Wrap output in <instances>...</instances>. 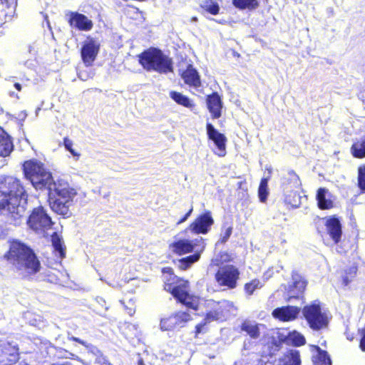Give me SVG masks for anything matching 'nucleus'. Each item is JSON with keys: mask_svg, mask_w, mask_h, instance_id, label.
<instances>
[{"mask_svg": "<svg viewBox=\"0 0 365 365\" xmlns=\"http://www.w3.org/2000/svg\"><path fill=\"white\" fill-rule=\"evenodd\" d=\"M301 182L298 175L293 171H289L282 178V187L283 192H289L290 190L298 189Z\"/></svg>", "mask_w": 365, "mask_h": 365, "instance_id": "obj_20", "label": "nucleus"}, {"mask_svg": "<svg viewBox=\"0 0 365 365\" xmlns=\"http://www.w3.org/2000/svg\"><path fill=\"white\" fill-rule=\"evenodd\" d=\"M301 309L296 306H284L276 308L272 312V316L282 322H290L296 319Z\"/></svg>", "mask_w": 365, "mask_h": 365, "instance_id": "obj_16", "label": "nucleus"}, {"mask_svg": "<svg viewBox=\"0 0 365 365\" xmlns=\"http://www.w3.org/2000/svg\"><path fill=\"white\" fill-rule=\"evenodd\" d=\"M327 230L334 244L339 242L341 235V224L339 218L333 216L327 219L325 223Z\"/></svg>", "mask_w": 365, "mask_h": 365, "instance_id": "obj_17", "label": "nucleus"}, {"mask_svg": "<svg viewBox=\"0 0 365 365\" xmlns=\"http://www.w3.org/2000/svg\"><path fill=\"white\" fill-rule=\"evenodd\" d=\"M301 360L299 353L297 351H290L285 356L286 365H300Z\"/></svg>", "mask_w": 365, "mask_h": 365, "instance_id": "obj_38", "label": "nucleus"}, {"mask_svg": "<svg viewBox=\"0 0 365 365\" xmlns=\"http://www.w3.org/2000/svg\"><path fill=\"white\" fill-rule=\"evenodd\" d=\"M232 232V227L231 226H228L227 227H225L222 231L220 235V239L218 242L225 243L230 238V235Z\"/></svg>", "mask_w": 365, "mask_h": 365, "instance_id": "obj_43", "label": "nucleus"}, {"mask_svg": "<svg viewBox=\"0 0 365 365\" xmlns=\"http://www.w3.org/2000/svg\"><path fill=\"white\" fill-rule=\"evenodd\" d=\"M51 242L56 255L61 259L65 257V247L61 237L56 233L53 232L51 235Z\"/></svg>", "mask_w": 365, "mask_h": 365, "instance_id": "obj_25", "label": "nucleus"}, {"mask_svg": "<svg viewBox=\"0 0 365 365\" xmlns=\"http://www.w3.org/2000/svg\"><path fill=\"white\" fill-rule=\"evenodd\" d=\"M302 314L309 327L314 331H319L327 327L329 318L327 314L322 311L319 304L314 302L305 306Z\"/></svg>", "mask_w": 365, "mask_h": 365, "instance_id": "obj_5", "label": "nucleus"}, {"mask_svg": "<svg viewBox=\"0 0 365 365\" xmlns=\"http://www.w3.org/2000/svg\"><path fill=\"white\" fill-rule=\"evenodd\" d=\"M14 150L11 136L0 127V156L7 157Z\"/></svg>", "mask_w": 365, "mask_h": 365, "instance_id": "obj_21", "label": "nucleus"}, {"mask_svg": "<svg viewBox=\"0 0 365 365\" xmlns=\"http://www.w3.org/2000/svg\"><path fill=\"white\" fill-rule=\"evenodd\" d=\"M233 4L239 9H253L257 7L258 2L257 0H233Z\"/></svg>", "mask_w": 365, "mask_h": 365, "instance_id": "obj_34", "label": "nucleus"}, {"mask_svg": "<svg viewBox=\"0 0 365 365\" xmlns=\"http://www.w3.org/2000/svg\"><path fill=\"white\" fill-rule=\"evenodd\" d=\"M99 47V44L93 39L84 43L81 48V54L82 60L86 66L92 65L98 53Z\"/></svg>", "mask_w": 365, "mask_h": 365, "instance_id": "obj_15", "label": "nucleus"}, {"mask_svg": "<svg viewBox=\"0 0 365 365\" xmlns=\"http://www.w3.org/2000/svg\"><path fill=\"white\" fill-rule=\"evenodd\" d=\"M200 250H197L195 252L188 257L179 259L177 262V266L182 270H185L191 267V265L199 260L201 252L205 248V245H200Z\"/></svg>", "mask_w": 365, "mask_h": 365, "instance_id": "obj_24", "label": "nucleus"}, {"mask_svg": "<svg viewBox=\"0 0 365 365\" xmlns=\"http://www.w3.org/2000/svg\"><path fill=\"white\" fill-rule=\"evenodd\" d=\"M284 202L292 208H298L302 202V197L297 193V191L290 190L289 192L284 193Z\"/></svg>", "mask_w": 365, "mask_h": 365, "instance_id": "obj_27", "label": "nucleus"}, {"mask_svg": "<svg viewBox=\"0 0 365 365\" xmlns=\"http://www.w3.org/2000/svg\"><path fill=\"white\" fill-rule=\"evenodd\" d=\"M63 144L65 148L76 158V160H78L81 154L73 149V141L68 138H65L63 139Z\"/></svg>", "mask_w": 365, "mask_h": 365, "instance_id": "obj_41", "label": "nucleus"}, {"mask_svg": "<svg viewBox=\"0 0 365 365\" xmlns=\"http://www.w3.org/2000/svg\"><path fill=\"white\" fill-rule=\"evenodd\" d=\"M210 322H208L206 320V318L204 319V322L200 323L197 325H196V334H199L202 331V329L205 325H206L207 323H210Z\"/></svg>", "mask_w": 365, "mask_h": 365, "instance_id": "obj_46", "label": "nucleus"}, {"mask_svg": "<svg viewBox=\"0 0 365 365\" xmlns=\"http://www.w3.org/2000/svg\"><path fill=\"white\" fill-rule=\"evenodd\" d=\"M30 324L32 326L36 327L39 329L43 328L45 326V322L43 320L42 317L39 315L36 316V318L34 319L33 320L30 321Z\"/></svg>", "mask_w": 365, "mask_h": 365, "instance_id": "obj_44", "label": "nucleus"}, {"mask_svg": "<svg viewBox=\"0 0 365 365\" xmlns=\"http://www.w3.org/2000/svg\"><path fill=\"white\" fill-rule=\"evenodd\" d=\"M51 365H73L71 362L66 361L62 364H53Z\"/></svg>", "mask_w": 365, "mask_h": 365, "instance_id": "obj_50", "label": "nucleus"}, {"mask_svg": "<svg viewBox=\"0 0 365 365\" xmlns=\"http://www.w3.org/2000/svg\"><path fill=\"white\" fill-rule=\"evenodd\" d=\"M351 151L355 158H363L365 157V135L353 143Z\"/></svg>", "mask_w": 365, "mask_h": 365, "instance_id": "obj_26", "label": "nucleus"}, {"mask_svg": "<svg viewBox=\"0 0 365 365\" xmlns=\"http://www.w3.org/2000/svg\"><path fill=\"white\" fill-rule=\"evenodd\" d=\"M138 365H145L141 358L138 359Z\"/></svg>", "mask_w": 365, "mask_h": 365, "instance_id": "obj_53", "label": "nucleus"}, {"mask_svg": "<svg viewBox=\"0 0 365 365\" xmlns=\"http://www.w3.org/2000/svg\"><path fill=\"white\" fill-rule=\"evenodd\" d=\"M192 212V208H191L185 215L183 217H181V219L177 222V225H180L184 222H185L187 218L190 217V215H191Z\"/></svg>", "mask_w": 365, "mask_h": 365, "instance_id": "obj_47", "label": "nucleus"}, {"mask_svg": "<svg viewBox=\"0 0 365 365\" xmlns=\"http://www.w3.org/2000/svg\"><path fill=\"white\" fill-rule=\"evenodd\" d=\"M170 97L178 104L182 105L185 107L191 108L193 106L191 101L187 96L180 93L171 91L170 93Z\"/></svg>", "mask_w": 365, "mask_h": 365, "instance_id": "obj_30", "label": "nucleus"}, {"mask_svg": "<svg viewBox=\"0 0 365 365\" xmlns=\"http://www.w3.org/2000/svg\"><path fill=\"white\" fill-rule=\"evenodd\" d=\"M283 340H284V339H282H282H280L279 341H275V340H274L273 344H274L276 346H279V344H280V341H283Z\"/></svg>", "mask_w": 365, "mask_h": 365, "instance_id": "obj_52", "label": "nucleus"}, {"mask_svg": "<svg viewBox=\"0 0 365 365\" xmlns=\"http://www.w3.org/2000/svg\"><path fill=\"white\" fill-rule=\"evenodd\" d=\"M14 87L18 90V91H21V84H19V83H16L14 84Z\"/></svg>", "mask_w": 365, "mask_h": 365, "instance_id": "obj_51", "label": "nucleus"}, {"mask_svg": "<svg viewBox=\"0 0 365 365\" xmlns=\"http://www.w3.org/2000/svg\"><path fill=\"white\" fill-rule=\"evenodd\" d=\"M134 312H135V310H134V309H129V311H128V313L130 316H132V315L134 314Z\"/></svg>", "mask_w": 365, "mask_h": 365, "instance_id": "obj_54", "label": "nucleus"}, {"mask_svg": "<svg viewBox=\"0 0 365 365\" xmlns=\"http://www.w3.org/2000/svg\"><path fill=\"white\" fill-rule=\"evenodd\" d=\"M307 287L306 280L297 272L293 271L292 273V282L287 288V301L293 298H299L305 290Z\"/></svg>", "mask_w": 365, "mask_h": 365, "instance_id": "obj_12", "label": "nucleus"}, {"mask_svg": "<svg viewBox=\"0 0 365 365\" xmlns=\"http://www.w3.org/2000/svg\"><path fill=\"white\" fill-rule=\"evenodd\" d=\"M314 365H331V359L325 351L317 347V355L314 359Z\"/></svg>", "mask_w": 365, "mask_h": 365, "instance_id": "obj_32", "label": "nucleus"}, {"mask_svg": "<svg viewBox=\"0 0 365 365\" xmlns=\"http://www.w3.org/2000/svg\"><path fill=\"white\" fill-rule=\"evenodd\" d=\"M27 203V195L20 180L6 177L0 187V210L8 215V222L14 225L21 222Z\"/></svg>", "mask_w": 365, "mask_h": 365, "instance_id": "obj_2", "label": "nucleus"}, {"mask_svg": "<svg viewBox=\"0 0 365 365\" xmlns=\"http://www.w3.org/2000/svg\"><path fill=\"white\" fill-rule=\"evenodd\" d=\"M5 257L16 269L24 273L34 274L40 270V262L33 250L19 241L16 240L11 243Z\"/></svg>", "mask_w": 365, "mask_h": 365, "instance_id": "obj_3", "label": "nucleus"}, {"mask_svg": "<svg viewBox=\"0 0 365 365\" xmlns=\"http://www.w3.org/2000/svg\"><path fill=\"white\" fill-rule=\"evenodd\" d=\"M201 7L212 15L218 14L220 7L218 4L212 0H205L201 4Z\"/></svg>", "mask_w": 365, "mask_h": 365, "instance_id": "obj_36", "label": "nucleus"}, {"mask_svg": "<svg viewBox=\"0 0 365 365\" xmlns=\"http://www.w3.org/2000/svg\"><path fill=\"white\" fill-rule=\"evenodd\" d=\"M206 129L209 139L214 142L217 148L215 153L220 157L225 156L226 154V137L222 133L218 132L211 123H207Z\"/></svg>", "mask_w": 365, "mask_h": 365, "instance_id": "obj_14", "label": "nucleus"}, {"mask_svg": "<svg viewBox=\"0 0 365 365\" xmlns=\"http://www.w3.org/2000/svg\"><path fill=\"white\" fill-rule=\"evenodd\" d=\"M29 227L37 234L45 236L46 231L53 225L51 218L46 213L45 209L40 206L34 208L27 220Z\"/></svg>", "mask_w": 365, "mask_h": 365, "instance_id": "obj_6", "label": "nucleus"}, {"mask_svg": "<svg viewBox=\"0 0 365 365\" xmlns=\"http://www.w3.org/2000/svg\"><path fill=\"white\" fill-rule=\"evenodd\" d=\"M19 349L11 343L0 344V364L11 365L19 360Z\"/></svg>", "mask_w": 365, "mask_h": 365, "instance_id": "obj_13", "label": "nucleus"}, {"mask_svg": "<svg viewBox=\"0 0 365 365\" xmlns=\"http://www.w3.org/2000/svg\"><path fill=\"white\" fill-rule=\"evenodd\" d=\"M207 105L212 118H219L221 116L222 102L220 96L217 93L207 96Z\"/></svg>", "mask_w": 365, "mask_h": 365, "instance_id": "obj_19", "label": "nucleus"}, {"mask_svg": "<svg viewBox=\"0 0 365 365\" xmlns=\"http://www.w3.org/2000/svg\"><path fill=\"white\" fill-rule=\"evenodd\" d=\"M138 61L147 71L166 74L173 71L172 59L156 48H150L139 54Z\"/></svg>", "mask_w": 365, "mask_h": 365, "instance_id": "obj_4", "label": "nucleus"}, {"mask_svg": "<svg viewBox=\"0 0 365 365\" xmlns=\"http://www.w3.org/2000/svg\"><path fill=\"white\" fill-rule=\"evenodd\" d=\"M78 77H79L81 79L83 80V81H85V80H86V78H83V76H82V75H81V74H78Z\"/></svg>", "mask_w": 365, "mask_h": 365, "instance_id": "obj_56", "label": "nucleus"}, {"mask_svg": "<svg viewBox=\"0 0 365 365\" xmlns=\"http://www.w3.org/2000/svg\"><path fill=\"white\" fill-rule=\"evenodd\" d=\"M160 327L162 331H170L178 328L176 319L174 317L173 314L163 318L160 320Z\"/></svg>", "mask_w": 365, "mask_h": 365, "instance_id": "obj_31", "label": "nucleus"}, {"mask_svg": "<svg viewBox=\"0 0 365 365\" xmlns=\"http://www.w3.org/2000/svg\"><path fill=\"white\" fill-rule=\"evenodd\" d=\"M68 21L71 26L80 31H90L93 28L92 21L85 15L78 12H72Z\"/></svg>", "mask_w": 365, "mask_h": 365, "instance_id": "obj_18", "label": "nucleus"}, {"mask_svg": "<svg viewBox=\"0 0 365 365\" xmlns=\"http://www.w3.org/2000/svg\"><path fill=\"white\" fill-rule=\"evenodd\" d=\"M97 302H98L99 304H102V302H105L102 298L98 299H97Z\"/></svg>", "mask_w": 365, "mask_h": 365, "instance_id": "obj_55", "label": "nucleus"}, {"mask_svg": "<svg viewBox=\"0 0 365 365\" xmlns=\"http://www.w3.org/2000/svg\"><path fill=\"white\" fill-rule=\"evenodd\" d=\"M58 356L61 358L71 359L74 355L72 353H71L66 350L60 349L58 351Z\"/></svg>", "mask_w": 365, "mask_h": 365, "instance_id": "obj_45", "label": "nucleus"}, {"mask_svg": "<svg viewBox=\"0 0 365 365\" xmlns=\"http://www.w3.org/2000/svg\"><path fill=\"white\" fill-rule=\"evenodd\" d=\"M240 272L233 265H225L220 267L215 274V279L220 286L227 287L229 289H234L237 286Z\"/></svg>", "mask_w": 365, "mask_h": 365, "instance_id": "obj_8", "label": "nucleus"}, {"mask_svg": "<svg viewBox=\"0 0 365 365\" xmlns=\"http://www.w3.org/2000/svg\"><path fill=\"white\" fill-rule=\"evenodd\" d=\"M263 283L259 279H253L250 282L245 284V291L248 295H252L256 289H261Z\"/></svg>", "mask_w": 365, "mask_h": 365, "instance_id": "obj_39", "label": "nucleus"}, {"mask_svg": "<svg viewBox=\"0 0 365 365\" xmlns=\"http://www.w3.org/2000/svg\"><path fill=\"white\" fill-rule=\"evenodd\" d=\"M40 110H41V108H38L36 109V115H38V111H39Z\"/></svg>", "mask_w": 365, "mask_h": 365, "instance_id": "obj_57", "label": "nucleus"}, {"mask_svg": "<svg viewBox=\"0 0 365 365\" xmlns=\"http://www.w3.org/2000/svg\"><path fill=\"white\" fill-rule=\"evenodd\" d=\"M269 195L268 192V179L262 178L261 180L259 189H258V195L259 200L262 202H264L267 200V196Z\"/></svg>", "mask_w": 365, "mask_h": 365, "instance_id": "obj_35", "label": "nucleus"}, {"mask_svg": "<svg viewBox=\"0 0 365 365\" xmlns=\"http://www.w3.org/2000/svg\"><path fill=\"white\" fill-rule=\"evenodd\" d=\"M356 273V267H351L346 271V275L343 276L342 281L343 284L346 286L354 279Z\"/></svg>", "mask_w": 365, "mask_h": 365, "instance_id": "obj_40", "label": "nucleus"}, {"mask_svg": "<svg viewBox=\"0 0 365 365\" xmlns=\"http://www.w3.org/2000/svg\"><path fill=\"white\" fill-rule=\"evenodd\" d=\"M182 78L185 83L190 86L198 88L201 85L198 73L192 65H189L187 69L182 73Z\"/></svg>", "mask_w": 365, "mask_h": 365, "instance_id": "obj_22", "label": "nucleus"}, {"mask_svg": "<svg viewBox=\"0 0 365 365\" xmlns=\"http://www.w3.org/2000/svg\"><path fill=\"white\" fill-rule=\"evenodd\" d=\"M259 327L255 322L245 321L242 324V330L246 331L252 338L256 339L259 336Z\"/></svg>", "mask_w": 365, "mask_h": 365, "instance_id": "obj_28", "label": "nucleus"}, {"mask_svg": "<svg viewBox=\"0 0 365 365\" xmlns=\"http://www.w3.org/2000/svg\"><path fill=\"white\" fill-rule=\"evenodd\" d=\"M88 353L94 359L95 362L99 364H106L108 360L102 352L93 345H86Z\"/></svg>", "mask_w": 365, "mask_h": 365, "instance_id": "obj_29", "label": "nucleus"}, {"mask_svg": "<svg viewBox=\"0 0 365 365\" xmlns=\"http://www.w3.org/2000/svg\"><path fill=\"white\" fill-rule=\"evenodd\" d=\"M213 223L214 220L212 217L211 212L206 211L204 214L197 217L186 229V231L189 230L195 234H206L208 232Z\"/></svg>", "mask_w": 365, "mask_h": 365, "instance_id": "obj_11", "label": "nucleus"}, {"mask_svg": "<svg viewBox=\"0 0 365 365\" xmlns=\"http://www.w3.org/2000/svg\"><path fill=\"white\" fill-rule=\"evenodd\" d=\"M316 197L318 206L321 210H327L333 207V201L331 199V194L328 189L324 187L319 188Z\"/></svg>", "mask_w": 365, "mask_h": 365, "instance_id": "obj_23", "label": "nucleus"}, {"mask_svg": "<svg viewBox=\"0 0 365 365\" xmlns=\"http://www.w3.org/2000/svg\"><path fill=\"white\" fill-rule=\"evenodd\" d=\"M358 182L360 189L365 192V165L359 168Z\"/></svg>", "mask_w": 365, "mask_h": 365, "instance_id": "obj_42", "label": "nucleus"}, {"mask_svg": "<svg viewBox=\"0 0 365 365\" xmlns=\"http://www.w3.org/2000/svg\"><path fill=\"white\" fill-rule=\"evenodd\" d=\"M128 328H132L135 330V333H134V336H138V326L135 325V324H129L128 326Z\"/></svg>", "mask_w": 365, "mask_h": 365, "instance_id": "obj_49", "label": "nucleus"}, {"mask_svg": "<svg viewBox=\"0 0 365 365\" xmlns=\"http://www.w3.org/2000/svg\"><path fill=\"white\" fill-rule=\"evenodd\" d=\"M26 178L36 189L47 187L50 207L56 213L69 217L70 207L76 197V190L63 179L53 180L51 173L43 163L37 160L26 161L24 164Z\"/></svg>", "mask_w": 365, "mask_h": 365, "instance_id": "obj_1", "label": "nucleus"}, {"mask_svg": "<svg viewBox=\"0 0 365 365\" xmlns=\"http://www.w3.org/2000/svg\"><path fill=\"white\" fill-rule=\"evenodd\" d=\"M200 242H202L201 245H204L202 237L195 240H189L187 239L178 238V237L175 236L174 241L170 244L169 247L173 253L182 255L192 252Z\"/></svg>", "mask_w": 365, "mask_h": 365, "instance_id": "obj_10", "label": "nucleus"}, {"mask_svg": "<svg viewBox=\"0 0 365 365\" xmlns=\"http://www.w3.org/2000/svg\"><path fill=\"white\" fill-rule=\"evenodd\" d=\"M173 316L176 319L178 327H183L192 319L190 314L187 312H178Z\"/></svg>", "mask_w": 365, "mask_h": 365, "instance_id": "obj_37", "label": "nucleus"}, {"mask_svg": "<svg viewBox=\"0 0 365 365\" xmlns=\"http://www.w3.org/2000/svg\"><path fill=\"white\" fill-rule=\"evenodd\" d=\"M71 340H73L74 341H77L78 342L79 344L85 346L86 347V345H89L88 344H87L86 341L80 339L79 338H77V337H75V336H72L70 338Z\"/></svg>", "mask_w": 365, "mask_h": 365, "instance_id": "obj_48", "label": "nucleus"}, {"mask_svg": "<svg viewBox=\"0 0 365 365\" xmlns=\"http://www.w3.org/2000/svg\"><path fill=\"white\" fill-rule=\"evenodd\" d=\"M236 307L232 302L228 300H222L216 302L212 307V310L206 315V320L208 322L222 320L230 313L236 311Z\"/></svg>", "mask_w": 365, "mask_h": 365, "instance_id": "obj_9", "label": "nucleus"}, {"mask_svg": "<svg viewBox=\"0 0 365 365\" xmlns=\"http://www.w3.org/2000/svg\"><path fill=\"white\" fill-rule=\"evenodd\" d=\"M287 339L296 346L304 345L306 343L304 336L297 331L289 332L287 336Z\"/></svg>", "mask_w": 365, "mask_h": 365, "instance_id": "obj_33", "label": "nucleus"}, {"mask_svg": "<svg viewBox=\"0 0 365 365\" xmlns=\"http://www.w3.org/2000/svg\"><path fill=\"white\" fill-rule=\"evenodd\" d=\"M165 289L171 292L173 296L180 302L194 310L197 309L195 299L188 293L187 282H182L180 284L175 286H173L171 284H166Z\"/></svg>", "mask_w": 365, "mask_h": 365, "instance_id": "obj_7", "label": "nucleus"}, {"mask_svg": "<svg viewBox=\"0 0 365 365\" xmlns=\"http://www.w3.org/2000/svg\"><path fill=\"white\" fill-rule=\"evenodd\" d=\"M26 113H24V117H26Z\"/></svg>", "mask_w": 365, "mask_h": 365, "instance_id": "obj_58", "label": "nucleus"}]
</instances>
